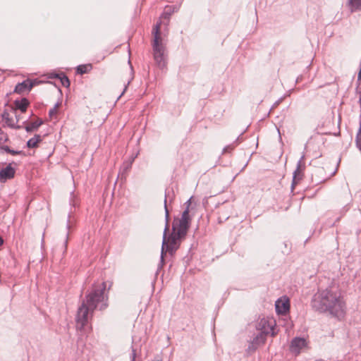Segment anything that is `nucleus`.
<instances>
[{"instance_id":"obj_26","label":"nucleus","mask_w":361,"mask_h":361,"mask_svg":"<svg viewBox=\"0 0 361 361\" xmlns=\"http://www.w3.org/2000/svg\"><path fill=\"white\" fill-rule=\"evenodd\" d=\"M192 197L185 203V208H188V212H190V207L191 205V200H192Z\"/></svg>"},{"instance_id":"obj_18","label":"nucleus","mask_w":361,"mask_h":361,"mask_svg":"<svg viewBox=\"0 0 361 361\" xmlns=\"http://www.w3.org/2000/svg\"><path fill=\"white\" fill-rule=\"evenodd\" d=\"M50 78H59L61 80V84L64 87H68L70 85L69 79L63 73H61V74L54 73V74H51Z\"/></svg>"},{"instance_id":"obj_23","label":"nucleus","mask_w":361,"mask_h":361,"mask_svg":"<svg viewBox=\"0 0 361 361\" xmlns=\"http://www.w3.org/2000/svg\"><path fill=\"white\" fill-rule=\"evenodd\" d=\"M134 159H135V157H133L130 162L125 163L123 164V172L128 171L131 168V165H132V163L134 161Z\"/></svg>"},{"instance_id":"obj_19","label":"nucleus","mask_w":361,"mask_h":361,"mask_svg":"<svg viewBox=\"0 0 361 361\" xmlns=\"http://www.w3.org/2000/svg\"><path fill=\"white\" fill-rule=\"evenodd\" d=\"M28 104L29 102L25 98H23L21 100H16L15 102L16 107L22 112H25L26 111Z\"/></svg>"},{"instance_id":"obj_20","label":"nucleus","mask_w":361,"mask_h":361,"mask_svg":"<svg viewBox=\"0 0 361 361\" xmlns=\"http://www.w3.org/2000/svg\"><path fill=\"white\" fill-rule=\"evenodd\" d=\"M91 69V64L79 65L77 67V73L82 75L88 73Z\"/></svg>"},{"instance_id":"obj_2","label":"nucleus","mask_w":361,"mask_h":361,"mask_svg":"<svg viewBox=\"0 0 361 361\" xmlns=\"http://www.w3.org/2000/svg\"><path fill=\"white\" fill-rule=\"evenodd\" d=\"M106 287L105 282L102 283L99 286H94L86 296V299L82 301L76 315L78 327L82 329L86 324L96 308L103 310L108 306L107 298L104 295Z\"/></svg>"},{"instance_id":"obj_7","label":"nucleus","mask_w":361,"mask_h":361,"mask_svg":"<svg viewBox=\"0 0 361 361\" xmlns=\"http://www.w3.org/2000/svg\"><path fill=\"white\" fill-rule=\"evenodd\" d=\"M304 158L305 155L302 154L297 163L296 169L293 172V181L291 184L292 190L294 188L295 185H297L302 178L303 171L305 168V163L303 162Z\"/></svg>"},{"instance_id":"obj_27","label":"nucleus","mask_w":361,"mask_h":361,"mask_svg":"<svg viewBox=\"0 0 361 361\" xmlns=\"http://www.w3.org/2000/svg\"><path fill=\"white\" fill-rule=\"evenodd\" d=\"M127 87H128V85H126V86H125V88H124V90H123V92H122V93L121 94V95L118 97V99H119V98H120V97H121L124 94L125 91H126V89H127Z\"/></svg>"},{"instance_id":"obj_24","label":"nucleus","mask_w":361,"mask_h":361,"mask_svg":"<svg viewBox=\"0 0 361 361\" xmlns=\"http://www.w3.org/2000/svg\"><path fill=\"white\" fill-rule=\"evenodd\" d=\"M59 106V103H56L54 106L49 111V115L51 117L52 116H54V114H56V111H57V109Z\"/></svg>"},{"instance_id":"obj_5","label":"nucleus","mask_w":361,"mask_h":361,"mask_svg":"<svg viewBox=\"0 0 361 361\" xmlns=\"http://www.w3.org/2000/svg\"><path fill=\"white\" fill-rule=\"evenodd\" d=\"M190 224V218L188 214V209L185 208L183 212L181 217L176 219L173 224L172 230L177 231L178 235H185Z\"/></svg>"},{"instance_id":"obj_1","label":"nucleus","mask_w":361,"mask_h":361,"mask_svg":"<svg viewBox=\"0 0 361 361\" xmlns=\"http://www.w3.org/2000/svg\"><path fill=\"white\" fill-rule=\"evenodd\" d=\"M311 305L313 309L320 312H329L338 319L345 314V305L340 294L327 288L318 290L314 295Z\"/></svg>"},{"instance_id":"obj_15","label":"nucleus","mask_w":361,"mask_h":361,"mask_svg":"<svg viewBox=\"0 0 361 361\" xmlns=\"http://www.w3.org/2000/svg\"><path fill=\"white\" fill-rule=\"evenodd\" d=\"M347 6L352 13L361 11V0H348Z\"/></svg>"},{"instance_id":"obj_30","label":"nucleus","mask_w":361,"mask_h":361,"mask_svg":"<svg viewBox=\"0 0 361 361\" xmlns=\"http://www.w3.org/2000/svg\"><path fill=\"white\" fill-rule=\"evenodd\" d=\"M239 139H240V137H238L236 139L235 142H238V141L239 140Z\"/></svg>"},{"instance_id":"obj_16","label":"nucleus","mask_w":361,"mask_h":361,"mask_svg":"<svg viewBox=\"0 0 361 361\" xmlns=\"http://www.w3.org/2000/svg\"><path fill=\"white\" fill-rule=\"evenodd\" d=\"M43 123V121L41 118H38L35 121L30 122L25 127V129L27 132H32L37 130L39 127Z\"/></svg>"},{"instance_id":"obj_21","label":"nucleus","mask_w":361,"mask_h":361,"mask_svg":"<svg viewBox=\"0 0 361 361\" xmlns=\"http://www.w3.org/2000/svg\"><path fill=\"white\" fill-rule=\"evenodd\" d=\"M2 149L4 150L6 152L9 153L12 155H17V154H23L22 151H17V150L11 149L8 146H6V145L2 147Z\"/></svg>"},{"instance_id":"obj_17","label":"nucleus","mask_w":361,"mask_h":361,"mask_svg":"<svg viewBox=\"0 0 361 361\" xmlns=\"http://www.w3.org/2000/svg\"><path fill=\"white\" fill-rule=\"evenodd\" d=\"M42 140V137L39 135H35L33 137L28 140L27 146L29 148H35L38 144Z\"/></svg>"},{"instance_id":"obj_9","label":"nucleus","mask_w":361,"mask_h":361,"mask_svg":"<svg viewBox=\"0 0 361 361\" xmlns=\"http://www.w3.org/2000/svg\"><path fill=\"white\" fill-rule=\"evenodd\" d=\"M177 10L178 8L176 6H166L165 7L164 11L160 17V20L157 23H161V25L162 23H164L166 25H168L171 15Z\"/></svg>"},{"instance_id":"obj_22","label":"nucleus","mask_w":361,"mask_h":361,"mask_svg":"<svg viewBox=\"0 0 361 361\" xmlns=\"http://www.w3.org/2000/svg\"><path fill=\"white\" fill-rule=\"evenodd\" d=\"M135 337H133V346H132V353L130 355V361H135L137 349L135 348Z\"/></svg>"},{"instance_id":"obj_11","label":"nucleus","mask_w":361,"mask_h":361,"mask_svg":"<svg viewBox=\"0 0 361 361\" xmlns=\"http://www.w3.org/2000/svg\"><path fill=\"white\" fill-rule=\"evenodd\" d=\"M1 116H2L3 121H4V122L8 127H10L11 128H16V129H19L21 128L20 126L17 125L18 119L17 118L16 116V118H13V117H11L10 116V114L6 110H5L2 113Z\"/></svg>"},{"instance_id":"obj_25","label":"nucleus","mask_w":361,"mask_h":361,"mask_svg":"<svg viewBox=\"0 0 361 361\" xmlns=\"http://www.w3.org/2000/svg\"><path fill=\"white\" fill-rule=\"evenodd\" d=\"M234 148V145H227L226 147H225L223 149V152L224 153H226V152H229L230 151H231Z\"/></svg>"},{"instance_id":"obj_4","label":"nucleus","mask_w":361,"mask_h":361,"mask_svg":"<svg viewBox=\"0 0 361 361\" xmlns=\"http://www.w3.org/2000/svg\"><path fill=\"white\" fill-rule=\"evenodd\" d=\"M161 23H156L152 30L153 40L152 42L153 59L157 66L164 69L167 63L166 44L161 32Z\"/></svg>"},{"instance_id":"obj_14","label":"nucleus","mask_w":361,"mask_h":361,"mask_svg":"<svg viewBox=\"0 0 361 361\" xmlns=\"http://www.w3.org/2000/svg\"><path fill=\"white\" fill-rule=\"evenodd\" d=\"M276 311L279 314H286L287 312H288L290 308L289 302L288 300H278L276 302L275 304Z\"/></svg>"},{"instance_id":"obj_3","label":"nucleus","mask_w":361,"mask_h":361,"mask_svg":"<svg viewBox=\"0 0 361 361\" xmlns=\"http://www.w3.org/2000/svg\"><path fill=\"white\" fill-rule=\"evenodd\" d=\"M172 192V190L169 189L165 191V200H164V209H165V219H166V225L163 233V241L161 245V261L164 259V255L166 252L172 254L175 252L179 246L180 240L183 238L184 235H178L177 231H173L170 235V236L166 238V234L169 231V212L167 208V198L169 197L170 193Z\"/></svg>"},{"instance_id":"obj_12","label":"nucleus","mask_w":361,"mask_h":361,"mask_svg":"<svg viewBox=\"0 0 361 361\" xmlns=\"http://www.w3.org/2000/svg\"><path fill=\"white\" fill-rule=\"evenodd\" d=\"M34 86V82L30 80H25L16 85L14 92L22 94L25 92H29Z\"/></svg>"},{"instance_id":"obj_28","label":"nucleus","mask_w":361,"mask_h":361,"mask_svg":"<svg viewBox=\"0 0 361 361\" xmlns=\"http://www.w3.org/2000/svg\"><path fill=\"white\" fill-rule=\"evenodd\" d=\"M4 243V240L1 237H0V246L2 245Z\"/></svg>"},{"instance_id":"obj_10","label":"nucleus","mask_w":361,"mask_h":361,"mask_svg":"<svg viewBox=\"0 0 361 361\" xmlns=\"http://www.w3.org/2000/svg\"><path fill=\"white\" fill-rule=\"evenodd\" d=\"M267 338V336L263 334V333H259L252 340V341L250 343L248 346V350L250 352L255 351L258 346L263 344Z\"/></svg>"},{"instance_id":"obj_29","label":"nucleus","mask_w":361,"mask_h":361,"mask_svg":"<svg viewBox=\"0 0 361 361\" xmlns=\"http://www.w3.org/2000/svg\"><path fill=\"white\" fill-rule=\"evenodd\" d=\"M153 361H161L159 359H155Z\"/></svg>"},{"instance_id":"obj_6","label":"nucleus","mask_w":361,"mask_h":361,"mask_svg":"<svg viewBox=\"0 0 361 361\" xmlns=\"http://www.w3.org/2000/svg\"><path fill=\"white\" fill-rule=\"evenodd\" d=\"M275 325L276 322L274 320L263 318L258 323L257 329L260 330L259 333H263L266 336L271 335L274 336L276 334L274 331Z\"/></svg>"},{"instance_id":"obj_13","label":"nucleus","mask_w":361,"mask_h":361,"mask_svg":"<svg viewBox=\"0 0 361 361\" xmlns=\"http://www.w3.org/2000/svg\"><path fill=\"white\" fill-rule=\"evenodd\" d=\"M15 173V169L11 166V164H8L6 167L0 171V180L1 182H6L8 179L13 178Z\"/></svg>"},{"instance_id":"obj_31","label":"nucleus","mask_w":361,"mask_h":361,"mask_svg":"<svg viewBox=\"0 0 361 361\" xmlns=\"http://www.w3.org/2000/svg\"><path fill=\"white\" fill-rule=\"evenodd\" d=\"M68 243V241H67V239L66 240V243H65V245H66Z\"/></svg>"},{"instance_id":"obj_8","label":"nucleus","mask_w":361,"mask_h":361,"mask_svg":"<svg viewBox=\"0 0 361 361\" xmlns=\"http://www.w3.org/2000/svg\"><path fill=\"white\" fill-rule=\"evenodd\" d=\"M307 345L306 340L303 338L296 337L290 343V350L295 355H298Z\"/></svg>"}]
</instances>
